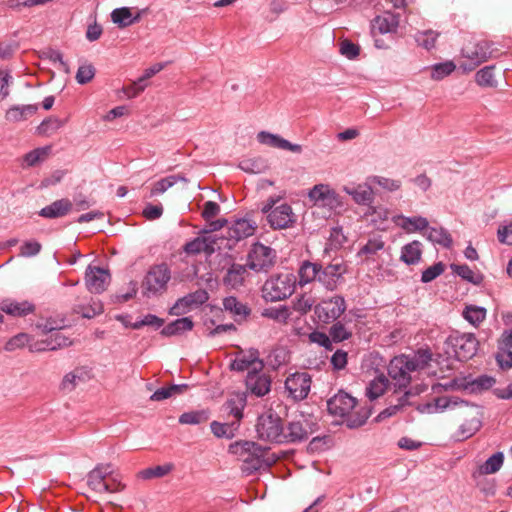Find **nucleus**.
I'll list each match as a JSON object with an SVG mask.
<instances>
[{
    "label": "nucleus",
    "instance_id": "obj_1",
    "mask_svg": "<svg viewBox=\"0 0 512 512\" xmlns=\"http://www.w3.org/2000/svg\"><path fill=\"white\" fill-rule=\"evenodd\" d=\"M432 354L428 350H418L412 355L401 354L395 356L389 363L388 375L394 381L395 386L404 390L405 394H411L408 391L412 374L418 373L429 365Z\"/></svg>",
    "mask_w": 512,
    "mask_h": 512
},
{
    "label": "nucleus",
    "instance_id": "obj_2",
    "mask_svg": "<svg viewBox=\"0 0 512 512\" xmlns=\"http://www.w3.org/2000/svg\"><path fill=\"white\" fill-rule=\"evenodd\" d=\"M228 451L242 461L241 469L246 475L268 469L274 462L267 457V450L254 442L232 443L229 445Z\"/></svg>",
    "mask_w": 512,
    "mask_h": 512
},
{
    "label": "nucleus",
    "instance_id": "obj_3",
    "mask_svg": "<svg viewBox=\"0 0 512 512\" xmlns=\"http://www.w3.org/2000/svg\"><path fill=\"white\" fill-rule=\"evenodd\" d=\"M65 326L64 320L57 322L47 319L45 322L38 323L37 329L43 336H47L42 340H35L30 344L31 352H43L49 350H57L72 344L69 337L65 336L61 329Z\"/></svg>",
    "mask_w": 512,
    "mask_h": 512
},
{
    "label": "nucleus",
    "instance_id": "obj_4",
    "mask_svg": "<svg viewBox=\"0 0 512 512\" xmlns=\"http://www.w3.org/2000/svg\"><path fill=\"white\" fill-rule=\"evenodd\" d=\"M356 399L346 392H338L327 402V409L330 414L341 418L348 417L350 427L362 426L371 415V409L363 408L359 416L353 418L352 412L356 407Z\"/></svg>",
    "mask_w": 512,
    "mask_h": 512
},
{
    "label": "nucleus",
    "instance_id": "obj_5",
    "mask_svg": "<svg viewBox=\"0 0 512 512\" xmlns=\"http://www.w3.org/2000/svg\"><path fill=\"white\" fill-rule=\"evenodd\" d=\"M296 277L285 272L271 275L263 284L262 297L266 301L276 302L289 298L295 291Z\"/></svg>",
    "mask_w": 512,
    "mask_h": 512
},
{
    "label": "nucleus",
    "instance_id": "obj_6",
    "mask_svg": "<svg viewBox=\"0 0 512 512\" xmlns=\"http://www.w3.org/2000/svg\"><path fill=\"white\" fill-rule=\"evenodd\" d=\"M446 352L453 354L459 361L473 358L479 347V341L473 333L453 331L445 341Z\"/></svg>",
    "mask_w": 512,
    "mask_h": 512
},
{
    "label": "nucleus",
    "instance_id": "obj_7",
    "mask_svg": "<svg viewBox=\"0 0 512 512\" xmlns=\"http://www.w3.org/2000/svg\"><path fill=\"white\" fill-rule=\"evenodd\" d=\"M256 432L259 439L282 444L285 441V427L280 416L269 410L258 417Z\"/></svg>",
    "mask_w": 512,
    "mask_h": 512
},
{
    "label": "nucleus",
    "instance_id": "obj_8",
    "mask_svg": "<svg viewBox=\"0 0 512 512\" xmlns=\"http://www.w3.org/2000/svg\"><path fill=\"white\" fill-rule=\"evenodd\" d=\"M171 280V270L166 264H158L150 267L142 281V294L151 298L162 295L168 288Z\"/></svg>",
    "mask_w": 512,
    "mask_h": 512
},
{
    "label": "nucleus",
    "instance_id": "obj_9",
    "mask_svg": "<svg viewBox=\"0 0 512 512\" xmlns=\"http://www.w3.org/2000/svg\"><path fill=\"white\" fill-rule=\"evenodd\" d=\"M464 418L458 429L454 432L452 438L454 441H465L473 437L482 427L483 412L482 408L475 404L464 402V408L461 411Z\"/></svg>",
    "mask_w": 512,
    "mask_h": 512
},
{
    "label": "nucleus",
    "instance_id": "obj_10",
    "mask_svg": "<svg viewBox=\"0 0 512 512\" xmlns=\"http://www.w3.org/2000/svg\"><path fill=\"white\" fill-rule=\"evenodd\" d=\"M490 44L486 40L471 39L461 49V56L465 61L461 68L465 72L474 70L491 56Z\"/></svg>",
    "mask_w": 512,
    "mask_h": 512
},
{
    "label": "nucleus",
    "instance_id": "obj_11",
    "mask_svg": "<svg viewBox=\"0 0 512 512\" xmlns=\"http://www.w3.org/2000/svg\"><path fill=\"white\" fill-rule=\"evenodd\" d=\"M317 425L313 417L299 413L292 417L285 427L284 443H296L307 440L316 431Z\"/></svg>",
    "mask_w": 512,
    "mask_h": 512
},
{
    "label": "nucleus",
    "instance_id": "obj_12",
    "mask_svg": "<svg viewBox=\"0 0 512 512\" xmlns=\"http://www.w3.org/2000/svg\"><path fill=\"white\" fill-rule=\"evenodd\" d=\"M496 380L492 376L480 375L473 378L471 375H461L445 383L446 390H462L470 394H478L490 389Z\"/></svg>",
    "mask_w": 512,
    "mask_h": 512
},
{
    "label": "nucleus",
    "instance_id": "obj_13",
    "mask_svg": "<svg viewBox=\"0 0 512 512\" xmlns=\"http://www.w3.org/2000/svg\"><path fill=\"white\" fill-rule=\"evenodd\" d=\"M281 198L282 196L268 198L262 208V211L267 213L268 222L276 229L287 228L295 222V215L290 205L281 204L273 208Z\"/></svg>",
    "mask_w": 512,
    "mask_h": 512
},
{
    "label": "nucleus",
    "instance_id": "obj_14",
    "mask_svg": "<svg viewBox=\"0 0 512 512\" xmlns=\"http://www.w3.org/2000/svg\"><path fill=\"white\" fill-rule=\"evenodd\" d=\"M275 258L276 253L272 248L255 243L248 254L247 266L256 272L267 271L273 266Z\"/></svg>",
    "mask_w": 512,
    "mask_h": 512
},
{
    "label": "nucleus",
    "instance_id": "obj_15",
    "mask_svg": "<svg viewBox=\"0 0 512 512\" xmlns=\"http://www.w3.org/2000/svg\"><path fill=\"white\" fill-rule=\"evenodd\" d=\"M346 310V302L342 296H334L321 301L315 307V314L322 323L329 324L336 321Z\"/></svg>",
    "mask_w": 512,
    "mask_h": 512
},
{
    "label": "nucleus",
    "instance_id": "obj_16",
    "mask_svg": "<svg viewBox=\"0 0 512 512\" xmlns=\"http://www.w3.org/2000/svg\"><path fill=\"white\" fill-rule=\"evenodd\" d=\"M311 383V376L307 372H296L286 378L285 390L290 398L301 401L308 396Z\"/></svg>",
    "mask_w": 512,
    "mask_h": 512
},
{
    "label": "nucleus",
    "instance_id": "obj_17",
    "mask_svg": "<svg viewBox=\"0 0 512 512\" xmlns=\"http://www.w3.org/2000/svg\"><path fill=\"white\" fill-rule=\"evenodd\" d=\"M309 199L315 206L335 210L341 207L339 195L326 184H317L309 191Z\"/></svg>",
    "mask_w": 512,
    "mask_h": 512
},
{
    "label": "nucleus",
    "instance_id": "obj_18",
    "mask_svg": "<svg viewBox=\"0 0 512 512\" xmlns=\"http://www.w3.org/2000/svg\"><path fill=\"white\" fill-rule=\"evenodd\" d=\"M111 280L108 270L89 265L85 272V284L87 289L93 294L103 293Z\"/></svg>",
    "mask_w": 512,
    "mask_h": 512
},
{
    "label": "nucleus",
    "instance_id": "obj_19",
    "mask_svg": "<svg viewBox=\"0 0 512 512\" xmlns=\"http://www.w3.org/2000/svg\"><path fill=\"white\" fill-rule=\"evenodd\" d=\"M209 296L206 290L199 289L179 298L170 309L171 315L186 314L194 308L199 307L208 300Z\"/></svg>",
    "mask_w": 512,
    "mask_h": 512
},
{
    "label": "nucleus",
    "instance_id": "obj_20",
    "mask_svg": "<svg viewBox=\"0 0 512 512\" xmlns=\"http://www.w3.org/2000/svg\"><path fill=\"white\" fill-rule=\"evenodd\" d=\"M264 364L259 358V352L256 349L248 351H239L230 364L233 371L243 372L245 370L254 371L255 369H263Z\"/></svg>",
    "mask_w": 512,
    "mask_h": 512
},
{
    "label": "nucleus",
    "instance_id": "obj_21",
    "mask_svg": "<svg viewBox=\"0 0 512 512\" xmlns=\"http://www.w3.org/2000/svg\"><path fill=\"white\" fill-rule=\"evenodd\" d=\"M216 238L208 234V231H203L198 237L187 242L183 250L187 255H198L204 253L206 256H211L216 248Z\"/></svg>",
    "mask_w": 512,
    "mask_h": 512
},
{
    "label": "nucleus",
    "instance_id": "obj_22",
    "mask_svg": "<svg viewBox=\"0 0 512 512\" xmlns=\"http://www.w3.org/2000/svg\"><path fill=\"white\" fill-rule=\"evenodd\" d=\"M262 370L249 371L245 380L247 390L256 397H263L271 390V379Z\"/></svg>",
    "mask_w": 512,
    "mask_h": 512
},
{
    "label": "nucleus",
    "instance_id": "obj_23",
    "mask_svg": "<svg viewBox=\"0 0 512 512\" xmlns=\"http://www.w3.org/2000/svg\"><path fill=\"white\" fill-rule=\"evenodd\" d=\"M347 272L346 265L340 262H333L326 267L321 266L319 282L328 290L336 289L343 275Z\"/></svg>",
    "mask_w": 512,
    "mask_h": 512
},
{
    "label": "nucleus",
    "instance_id": "obj_24",
    "mask_svg": "<svg viewBox=\"0 0 512 512\" xmlns=\"http://www.w3.org/2000/svg\"><path fill=\"white\" fill-rule=\"evenodd\" d=\"M110 464L97 465L87 476L88 486L97 493H105L107 490L106 478L111 475Z\"/></svg>",
    "mask_w": 512,
    "mask_h": 512
},
{
    "label": "nucleus",
    "instance_id": "obj_25",
    "mask_svg": "<svg viewBox=\"0 0 512 512\" xmlns=\"http://www.w3.org/2000/svg\"><path fill=\"white\" fill-rule=\"evenodd\" d=\"M256 225L248 219L234 221L226 231V238L233 243L252 236L255 233Z\"/></svg>",
    "mask_w": 512,
    "mask_h": 512
},
{
    "label": "nucleus",
    "instance_id": "obj_26",
    "mask_svg": "<svg viewBox=\"0 0 512 512\" xmlns=\"http://www.w3.org/2000/svg\"><path fill=\"white\" fill-rule=\"evenodd\" d=\"M393 223L407 234H413L426 230L429 226L427 218L423 216L407 217L404 215H395L392 217Z\"/></svg>",
    "mask_w": 512,
    "mask_h": 512
},
{
    "label": "nucleus",
    "instance_id": "obj_27",
    "mask_svg": "<svg viewBox=\"0 0 512 512\" xmlns=\"http://www.w3.org/2000/svg\"><path fill=\"white\" fill-rule=\"evenodd\" d=\"M461 404H464V401L458 397L442 396L425 403L419 410L422 413L435 414L442 413L447 409H453Z\"/></svg>",
    "mask_w": 512,
    "mask_h": 512
},
{
    "label": "nucleus",
    "instance_id": "obj_28",
    "mask_svg": "<svg viewBox=\"0 0 512 512\" xmlns=\"http://www.w3.org/2000/svg\"><path fill=\"white\" fill-rule=\"evenodd\" d=\"M257 140L259 143L263 145H267L270 147L289 150L294 153H300L302 151V147L299 144L290 143L288 140L282 138L277 134H272L267 131H261L257 134Z\"/></svg>",
    "mask_w": 512,
    "mask_h": 512
},
{
    "label": "nucleus",
    "instance_id": "obj_29",
    "mask_svg": "<svg viewBox=\"0 0 512 512\" xmlns=\"http://www.w3.org/2000/svg\"><path fill=\"white\" fill-rule=\"evenodd\" d=\"M398 26L399 16L391 12H384L382 15H378L374 18L371 31L373 34H375L376 31L380 34L394 33L397 31Z\"/></svg>",
    "mask_w": 512,
    "mask_h": 512
},
{
    "label": "nucleus",
    "instance_id": "obj_30",
    "mask_svg": "<svg viewBox=\"0 0 512 512\" xmlns=\"http://www.w3.org/2000/svg\"><path fill=\"white\" fill-rule=\"evenodd\" d=\"M0 309L13 317H23L33 313L35 305L27 300L16 301L12 299H4L0 303Z\"/></svg>",
    "mask_w": 512,
    "mask_h": 512
},
{
    "label": "nucleus",
    "instance_id": "obj_31",
    "mask_svg": "<svg viewBox=\"0 0 512 512\" xmlns=\"http://www.w3.org/2000/svg\"><path fill=\"white\" fill-rule=\"evenodd\" d=\"M422 243L413 240L401 248L400 260L407 265H416L422 259Z\"/></svg>",
    "mask_w": 512,
    "mask_h": 512
},
{
    "label": "nucleus",
    "instance_id": "obj_32",
    "mask_svg": "<svg viewBox=\"0 0 512 512\" xmlns=\"http://www.w3.org/2000/svg\"><path fill=\"white\" fill-rule=\"evenodd\" d=\"M111 19L118 27L125 28L138 22L140 19V13H133L128 7L116 8L111 13Z\"/></svg>",
    "mask_w": 512,
    "mask_h": 512
},
{
    "label": "nucleus",
    "instance_id": "obj_33",
    "mask_svg": "<svg viewBox=\"0 0 512 512\" xmlns=\"http://www.w3.org/2000/svg\"><path fill=\"white\" fill-rule=\"evenodd\" d=\"M343 190L350 195L353 200L360 205H368L373 201V190L370 185L358 184L354 187L345 186Z\"/></svg>",
    "mask_w": 512,
    "mask_h": 512
},
{
    "label": "nucleus",
    "instance_id": "obj_34",
    "mask_svg": "<svg viewBox=\"0 0 512 512\" xmlns=\"http://www.w3.org/2000/svg\"><path fill=\"white\" fill-rule=\"evenodd\" d=\"M71 208L72 204L68 199H60L42 208L39 214L40 216L49 219L58 218L65 216L71 210Z\"/></svg>",
    "mask_w": 512,
    "mask_h": 512
},
{
    "label": "nucleus",
    "instance_id": "obj_35",
    "mask_svg": "<svg viewBox=\"0 0 512 512\" xmlns=\"http://www.w3.org/2000/svg\"><path fill=\"white\" fill-rule=\"evenodd\" d=\"M38 110L37 105H14L6 111V120L9 122H21L34 115Z\"/></svg>",
    "mask_w": 512,
    "mask_h": 512
},
{
    "label": "nucleus",
    "instance_id": "obj_36",
    "mask_svg": "<svg viewBox=\"0 0 512 512\" xmlns=\"http://www.w3.org/2000/svg\"><path fill=\"white\" fill-rule=\"evenodd\" d=\"M246 402L247 399L244 393H234L225 403L228 414L233 416L237 423L243 418Z\"/></svg>",
    "mask_w": 512,
    "mask_h": 512
},
{
    "label": "nucleus",
    "instance_id": "obj_37",
    "mask_svg": "<svg viewBox=\"0 0 512 512\" xmlns=\"http://www.w3.org/2000/svg\"><path fill=\"white\" fill-rule=\"evenodd\" d=\"M193 326V321L189 317L178 318L164 326L161 335L166 337L181 335L192 330Z\"/></svg>",
    "mask_w": 512,
    "mask_h": 512
},
{
    "label": "nucleus",
    "instance_id": "obj_38",
    "mask_svg": "<svg viewBox=\"0 0 512 512\" xmlns=\"http://www.w3.org/2000/svg\"><path fill=\"white\" fill-rule=\"evenodd\" d=\"M261 315L279 324H287L291 318L292 311L287 305H279L265 308Z\"/></svg>",
    "mask_w": 512,
    "mask_h": 512
},
{
    "label": "nucleus",
    "instance_id": "obj_39",
    "mask_svg": "<svg viewBox=\"0 0 512 512\" xmlns=\"http://www.w3.org/2000/svg\"><path fill=\"white\" fill-rule=\"evenodd\" d=\"M321 265L310 261H304L299 268V285H307L314 280H319Z\"/></svg>",
    "mask_w": 512,
    "mask_h": 512
},
{
    "label": "nucleus",
    "instance_id": "obj_40",
    "mask_svg": "<svg viewBox=\"0 0 512 512\" xmlns=\"http://www.w3.org/2000/svg\"><path fill=\"white\" fill-rule=\"evenodd\" d=\"M424 235L433 244L445 248H450L453 242L450 233L442 227H428Z\"/></svg>",
    "mask_w": 512,
    "mask_h": 512
},
{
    "label": "nucleus",
    "instance_id": "obj_41",
    "mask_svg": "<svg viewBox=\"0 0 512 512\" xmlns=\"http://www.w3.org/2000/svg\"><path fill=\"white\" fill-rule=\"evenodd\" d=\"M486 315V308L473 304L466 305L462 311V317L474 327H479Z\"/></svg>",
    "mask_w": 512,
    "mask_h": 512
},
{
    "label": "nucleus",
    "instance_id": "obj_42",
    "mask_svg": "<svg viewBox=\"0 0 512 512\" xmlns=\"http://www.w3.org/2000/svg\"><path fill=\"white\" fill-rule=\"evenodd\" d=\"M366 216H371V222L377 229L385 230L386 223L389 219V211L381 206H369Z\"/></svg>",
    "mask_w": 512,
    "mask_h": 512
},
{
    "label": "nucleus",
    "instance_id": "obj_43",
    "mask_svg": "<svg viewBox=\"0 0 512 512\" xmlns=\"http://www.w3.org/2000/svg\"><path fill=\"white\" fill-rule=\"evenodd\" d=\"M388 387V379L385 375L380 374L370 381L366 388V395L370 400L377 399L384 394Z\"/></svg>",
    "mask_w": 512,
    "mask_h": 512
},
{
    "label": "nucleus",
    "instance_id": "obj_44",
    "mask_svg": "<svg viewBox=\"0 0 512 512\" xmlns=\"http://www.w3.org/2000/svg\"><path fill=\"white\" fill-rule=\"evenodd\" d=\"M504 463L503 452H496L491 455L482 465L479 466L480 474H494L498 472Z\"/></svg>",
    "mask_w": 512,
    "mask_h": 512
},
{
    "label": "nucleus",
    "instance_id": "obj_45",
    "mask_svg": "<svg viewBox=\"0 0 512 512\" xmlns=\"http://www.w3.org/2000/svg\"><path fill=\"white\" fill-rule=\"evenodd\" d=\"M451 270L453 273L461 277L463 280L473 283L480 284L483 280V276L480 273L474 272L468 265L466 264H452Z\"/></svg>",
    "mask_w": 512,
    "mask_h": 512
},
{
    "label": "nucleus",
    "instance_id": "obj_46",
    "mask_svg": "<svg viewBox=\"0 0 512 512\" xmlns=\"http://www.w3.org/2000/svg\"><path fill=\"white\" fill-rule=\"evenodd\" d=\"M245 272L246 267L244 265L232 264L224 278V282L236 288L243 284Z\"/></svg>",
    "mask_w": 512,
    "mask_h": 512
},
{
    "label": "nucleus",
    "instance_id": "obj_47",
    "mask_svg": "<svg viewBox=\"0 0 512 512\" xmlns=\"http://www.w3.org/2000/svg\"><path fill=\"white\" fill-rule=\"evenodd\" d=\"M174 468L172 463L149 467L138 472L137 476L140 479L148 480L152 478H159L169 474Z\"/></svg>",
    "mask_w": 512,
    "mask_h": 512
},
{
    "label": "nucleus",
    "instance_id": "obj_48",
    "mask_svg": "<svg viewBox=\"0 0 512 512\" xmlns=\"http://www.w3.org/2000/svg\"><path fill=\"white\" fill-rule=\"evenodd\" d=\"M456 69V65L453 61L448 60L441 63H436L430 67L431 78L436 81H440L445 77L451 75Z\"/></svg>",
    "mask_w": 512,
    "mask_h": 512
},
{
    "label": "nucleus",
    "instance_id": "obj_49",
    "mask_svg": "<svg viewBox=\"0 0 512 512\" xmlns=\"http://www.w3.org/2000/svg\"><path fill=\"white\" fill-rule=\"evenodd\" d=\"M208 419L209 412L207 410H195L181 414L178 421L183 425H198L206 422Z\"/></svg>",
    "mask_w": 512,
    "mask_h": 512
},
{
    "label": "nucleus",
    "instance_id": "obj_50",
    "mask_svg": "<svg viewBox=\"0 0 512 512\" xmlns=\"http://www.w3.org/2000/svg\"><path fill=\"white\" fill-rule=\"evenodd\" d=\"M187 387V384H174L168 387H161L150 396V399L152 401H162L170 398L173 395L182 393L187 389Z\"/></svg>",
    "mask_w": 512,
    "mask_h": 512
},
{
    "label": "nucleus",
    "instance_id": "obj_51",
    "mask_svg": "<svg viewBox=\"0 0 512 512\" xmlns=\"http://www.w3.org/2000/svg\"><path fill=\"white\" fill-rule=\"evenodd\" d=\"M494 66L489 65L481 68L475 74V82L481 87H495L497 81L494 77Z\"/></svg>",
    "mask_w": 512,
    "mask_h": 512
},
{
    "label": "nucleus",
    "instance_id": "obj_52",
    "mask_svg": "<svg viewBox=\"0 0 512 512\" xmlns=\"http://www.w3.org/2000/svg\"><path fill=\"white\" fill-rule=\"evenodd\" d=\"M51 153V146L36 148L24 156V162L27 166L32 167L44 161Z\"/></svg>",
    "mask_w": 512,
    "mask_h": 512
},
{
    "label": "nucleus",
    "instance_id": "obj_53",
    "mask_svg": "<svg viewBox=\"0 0 512 512\" xmlns=\"http://www.w3.org/2000/svg\"><path fill=\"white\" fill-rule=\"evenodd\" d=\"M179 179L180 178L175 175H170L160 179L159 181L154 183L153 187L150 190L149 197L152 198L165 193L169 188L174 186L179 181Z\"/></svg>",
    "mask_w": 512,
    "mask_h": 512
},
{
    "label": "nucleus",
    "instance_id": "obj_54",
    "mask_svg": "<svg viewBox=\"0 0 512 512\" xmlns=\"http://www.w3.org/2000/svg\"><path fill=\"white\" fill-rule=\"evenodd\" d=\"M223 306L226 311H229L234 316L245 317L249 314V309L233 296L226 297L223 301Z\"/></svg>",
    "mask_w": 512,
    "mask_h": 512
},
{
    "label": "nucleus",
    "instance_id": "obj_55",
    "mask_svg": "<svg viewBox=\"0 0 512 512\" xmlns=\"http://www.w3.org/2000/svg\"><path fill=\"white\" fill-rule=\"evenodd\" d=\"M439 36V33L433 31V30H426L422 32H418L415 35V41L417 42L418 46L426 49L431 50L435 47L436 40Z\"/></svg>",
    "mask_w": 512,
    "mask_h": 512
},
{
    "label": "nucleus",
    "instance_id": "obj_56",
    "mask_svg": "<svg viewBox=\"0 0 512 512\" xmlns=\"http://www.w3.org/2000/svg\"><path fill=\"white\" fill-rule=\"evenodd\" d=\"M74 310L84 318H93L102 313L103 307L101 302L92 300L88 306L77 305Z\"/></svg>",
    "mask_w": 512,
    "mask_h": 512
},
{
    "label": "nucleus",
    "instance_id": "obj_57",
    "mask_svg": "<svg viewBox=\"0 0 512 512\" xmlns=\"http://www.w3.org/2000/svg\"><path fill=\"white\" fill-rule=\"evenodd\" d=\"M164 324V320L154 314H147L142 319L131 323L125 324L126 327H131L132 329H140L143 326H153L155 328H160Z\"/></svg>",
    "mask_w": 512,
    "mask_h": 512
},
{
    "label": "nucleus",
    "instance_id": "obj_58",
    "mask_svg": "<svg viewBox=\"0 0 512 512\" xmlns=\"http://www.w3.org/2000/svg\"><path fill=\"white\" fill-rule=\"evenodd\" d=\"M32 342L33 341L30 340L28 334L19 333L6 342L4 349L6 351H14L16 349L23 348L25 345L30 347Z\"/></svg>",
    "mask_w": 512,
    "mask_h": 512
},
{
    "label": "nucleus",
    "instance_id": "obj_59",
    "mask_svg": "<svg viewBox=\"0 0 512 512\" xmlns=\"http://www.w3.org/2000/svg\"><path fill=\"white\" fill-rule=\"evenodd\" d=\"M330 337L335 342H341L351 337L352 333L349 331L342 322L334 323L329 331Z\"/></svg>",
    "mask_w": 512,
    "mask_h": 512
},
{
    "label": "nucleus",
    "instance_id": "obj_60",
    "mask_svg": "<svg viewBox=\"0 0 512 512\" xmlns=\"http://www.w3.org/2000/svg\"><path fill=\"white\" fill-rule=\"evenodd\" d=\"M95 76V68L92 64L80 65L76 72V81L78 84L84 85L89 83Z\"/></svg>",
    "mask_w": 512,
    "mask_h": 512
},
{
    "label": "nucleus",
    "instance_id": "obj_61",
    "mask_svg": "<svg viewBox=\"0 0 512 512\" xmlns=\"http://www.w3.org/2000/svg\"><path fill=\"white\" fill-rule=\"evenodd\" d=\"M62 126V122L57 118H49L41 122L37 127V132L43 136H50Z\"/></svg>",
    "mask_w": 512,
    "mask_h": 512
},
{
    "label": "nucleus",
    "instance_id": "obj_62",
    "mask_svg": "<svg viewBox=\"0 0 512 512\" xmlns=\"http://www.w3.org/2000/svg\"><path fill=\"white\" fill-rule=\"evenodd\" d=\"M444 271L445 265L442 262H437L423 270L421 274V281L423 283H429L439 277Z\"/></svg>",
    "mask_w": 512,
    "mask_h": 512
},
{
    "label": "nucleus",
    "instance_id": "obj_63",
    "mask_svg": "<svg viewBox=\"0 0 512 512\" xmlns=\"http://www.w3.org/2000/svg\"><path fill=\"white\" fill-rule=\"evenodd\" d=\"M210 428L212 433L218 438H232L234 436L233 425L231 424L213 421L210 424Z\"/></svg>",
    "mask_w": 512,
    "mask_h": 512
},
{
    "label": "nucleus",
    "instance_id": "obj_64",
    "mask_svg": "<svg viewBox=\"0 0 512 512\" xmlns=\"http://www.w3.org/2000/svg\"><path fill=\"white\" fill-rule=\"evenodd\" d=\"M497 237L500 243L512 245V219L498 227Z\"/></svg>",
    "mask_w": 512,
    "mask_h": 512
}]
</instances>
